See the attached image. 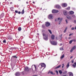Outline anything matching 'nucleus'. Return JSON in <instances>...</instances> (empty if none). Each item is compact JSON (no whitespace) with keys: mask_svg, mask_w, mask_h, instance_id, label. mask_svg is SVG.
Instances as JSON below:
<instances>
[{"mask_svg":"<svg viewBox=\"0 0 76 76\" xmlns=\"http://www.w3.org/2000/svg\"><path fill=\"white\" fill-rule=\"evenodd\" d=\"M42 35L43 37V39L45 40H48V35H46L44 33H43Z\"/></svg>","mask_w":76,"mask_h":76,"instance_id":"f257e3e1","label":"nucleus"},{"mask_svg":"<svg viewBox=\"0 0 76 76\" xmlns=\"http://www.w3.org/2000/svg\"><path fill=\"white\" fill-rule=\"evenodd\" d=\"M62 20H63V18H58L57 21H59L58 24L59 25L60 24Z\"/></svg>","mask_w":76,"mask_h":76,"instance_id":"f03ea898","label":"nucleus"},{"mask_svg":"<svg viewBox=\"0 0 76 76\" xmlns=\"http://www.w3.org/2000/svg\"><path fill=\"white\" fill-rule=\"evenodd\" d=\"M53 45H56L57 44V43L56 42L54 41H52L50 42Z\"/></svg>","mask_w":76,"mask_h":76,"instance_id":"7ed1b4c3","label":"nucleus"},{"mask_svg":"<svg viewBox=\"0 0 76 76\" xmlns=\"http://www.w3.org/2000/svg\"><path fill=\"white\" fill-rule=\"evenodd\" d=\"M76 48V46H74L73 47H72V48H71V50H70V52L71 53H72L74 50H75Z\"/></svg>","mask_w":76,"mask_h":76,"instance_id":"20e7f679","label":"nucleus"},{"mask_svg":"<svg viewBox=\"0 0 76 76\" xmlns=\"http://www.w3.org/2000/svg\"><path fill=\"white\" fill-rule=\"evenodd\" d=\"M39 65H41V67H45L46 65L44 63H41L39 64Z\"/></svg>","mask_w":76,"mask_h":76,"instance_id":"39448f33","label":"nucleus"},{"mask_svg":"<svg viewBox=\"0 0 76 76\" xmlns=\"http://www.w3.org/2000/svg\"><path fill=\"white\" fill-rule=\"evenodd\" d=\"M24 70L26 72H27L29 71L30 69L28 67L26 66L25 67Z\"/></svg>","mask_w":76,"mask_h":76,"instance_id":"423d86ee","label":"nucleus"},{"mask_svg":"<svg viewBox=\"0 0 76 76\" xmlns=\"http://www.w3.org/2000/svg\"><path fill=\"white\" fill-rule=\"evenodd\" d=\"M53 17L52 14H50L49 15L48 18L50 19H53Z\"/></svg>","mask_w":76,"mask_h":76,"instance_id":"0eeeda50","label":"nucleus"},{"mask_svg":"<svg viewBox=\"0 0 76 76\" xmlns=\"http://www.w3.org/2000/svg\"><path fill=\"white\" fill-rule=\"evenodd\" d=\"M58 12V10H53L52 11V13H57Z\"/></svg>","mask_w":76,"mask_h":76,"instance_id":"6e6552de","label":"nucleus"},{"mask_svg":"<svg viewBox=\"0 0 76 76\" xmlns=\"http://www.w3.org/2000/svg\"><path fill=\"white\" fill-rule=\"evenodd\" d=\"M56 7L58 9H61V7L59 5H57L56 6Z\"/></svg>","mask_w":76,"mask_h":76,"instance_id":"1a4fd4ad","label":"nucleus"},{"mask_svg":"<svg viewBox=\"0 0 76 76\" xmlns=\"http://www.w3.org/2000/svg\"><path fill=\"white\" fill-rule=\"evenodd\" d=\"M15 75L16 76H19L20 75V73L19 72H17L15 73Z\"/></svg>","mask_w":76,"mask_h":76,"instance_id":"9d476101","label":"nucleus"},{"mask_svg":"<svg viewBox=\"0 0 76 76\" xmlns=\"http://www.w3.org/2000/svg\"><path fill=\"white\" fill-rule=\"evenodd\" d=\"M67 6V4L66 3H63L62 4V7H66Z\"/></svg>","mask_w":76,"mask_h":76,"instance_id":"9b49d317","label":"nucleus"},{"mask_svg":"<svg viewBox=\"0 0 76 76\" xmlns=\"http://www.w3.org/2000/svg\"><path fill=\"white\" fill-rule=\"evenodd\" d=\"M50 23H48V22H47L45 24V26L47 27H48L49 26H50Z\"/></svg>","mask_w":76,"mask_h":76,"instance_id":"f8f14e48","label":"nucleus"},{"mask_svg":"<svg viewBox=\"0 0 76 76\" xmlns=\"http://www.w3.org/2000/svg\"><path fill=\"white\" fill-rule=\"evenodd\" d=\"M72 66L74 68H75L76 67V62L74 63V64L72 65Z\"/></svg>","mask_w":76,"mask_h":76,"instance_id":"ddd939ff","label":"nucleus"},{"mask_svg":"<svg viewBox=\"0 0 76 76\" xmlns=\"http://www.w3.org/2000/svg\"><path fill=\"white\" fill-rule=\"evenodd\" d=\"M50 73L52 75H55V73H53L52 71H49L48 72V74H49Z\"/></svg>","mask_w":76,"mask_h":76,"instance_id":"4468645a","label":"nucleus"},{"mask_svg":"<svg viewBox=\"0 0 76 76\" xmlns=\"http://www.w3.org/2000/svg\"><path fill=\"white\" fill-rule=\"evenodd\" d=\"M69 14L72 15L74 14V12L72 11H70L69 12Z\"/></svg>","mask_w":76,"mask_h":76,"instance_id":"2eb2a0df","label":"nucleus"},{"mask_svg":"<svg viewBox=\"0 0 76 76\" xmlns=\"http://www.w3.org/2000/svg\"><path fill=\"white\" fill-rule=\"evenodd\" d=\"M66 18L69 20L71 19V17L70 16L68 15L66 16Z\"/></svg>","mask_w":76,"mask_h":76,"instance_id":"dca6fc26","label":"nucleus"},{"mask_svg":"<svg viewBox=\"0 0 76 76\" xmlns=\"http://www.w3.org/2000/svg\"><path fill=\"white\" fill-rule=\"evenodd\" d=\"M69 76H73V74L72 72H69Z\"/></svg>","mask_w":76,"mask_h":76,"instance_id":"f3484780","label":"nucleus"},{"mask_svg":"<svg viewBox=\"0 0 76 76\" xmlns=\"http://www.w3.org/2000/svg\"><path fill=\"white\" fill-rule=\"evenodd\" d=\"M61 67V65H59L58 66L56 67L55 68V69H58L60 68Z\"/></svg>","mask_w":76,"mask_h":76,"instance_id":"a211bd4d","label":"nucleus"},{"mask_svg":"<svg viewBox=\"0 0 76 76\" xmlns=\"http://www.w3.org/2000/svg\"><path fill=\"white\" fill-rule=\"evenodd\" d=\"M25 12V11H24V9H23L22 10V11L21 12V14L22 15H23V14H24Z\"/></svg>","mask_w":76,"mask_h":76,"instance_id":"6ab92c4d","label":"nucleus"},{"mask_svg":"<svg viewBox=\"0 0 76 76\" xmlns=\"http://www.w3.org/2000/svg\"><path fill=\"white\" fill-rule=\"evenodd\" d=\"M13 58H17L18 57L16 56V55H15L14 56H12V58H11V59H12Z\"/></svg>","mask_w":76,"mask_h":76,"instance_id":"aec40b11","label":"nucleus"},{"mask_svg":"<svg viewBox=\"0 0 76 76\" xmlns=\"http://www.w3.org/2000/svg\"><path fill=\"white\" fill-rule=\"evenodd\" d=\"M69 66V62L67 63V65L66 66V67L67 69H68Z\"/></svg>","mask_w":76,"mask_h":76,"instance_id":"412c9836","label":"nucleus"},{"mask_svg":"<svg viewBox=\"0 0 76 76\" xmlns=\"http://www.w3.org/2000/svg\"><path fill=\"white\" fill-rule=\"evenodd\" d=\"M68 27H66L65 28V30H64V33H65L66 32V30L67 29Z\"/></svg>","mask_w":76,"mask_h":76,"instance_id":"4be33fe9","label":"nucleus"},{"mask_svg":"<svg viewBox=\"0 0 76 76\" xmlns=\"http://www.w3.org/2000/svg\"><path fill=\"white\" fill-rule=\"evenodd\" d=\"M55 36L54 35H52L51 36V38L53 40H54V39Z\"/></svg>","mask_w":76,"mask_h":76,"instance_id":"5701e85b","label":"nucleus"},{"mask_svg":"<svg viewBox=\"0 0 76 76\" xmlns=\"http://www.w3.org/2000/svg\"><path fill=\"white\" fill-rule=\"evenodd\" d=\"M4 16V15L3 14H1L0 15V18H2Z\"/></svg>","mask_w":76,"mask_h":76,"instance_id":"b1692460","label":"nucleus"},{"mask_svg":"<svg viewBox=\"0 0 76 76\" xmlns=\"http://www.w3.org/2000/svg\"><path fill=\"white\" fill-rule=\"evenodd\" d=\"M34 66V67L35 68V70L36 71L37 70V66H36V65H32V66Z\"/></svg>","mask_w":76,"mask_h":76,"instance_id":"393cba45","label":"nucleus"},{"mask_svg":"<svg viewBox=\"0 0 76 76\" xmlns=\"http://www.w3.org/2000/svg\"><path fill=\"white\" fill-rule=\"evenodd\" d=\"M64 14L65 15H67V13L66 11H64Z\"/></svg>","mask_w":76,"mask_h":76,"instance_id":"a878e982","label":"nucleus"},{"mask_svg":"<svg viewBox=\"0 0 76 76\" xmlns=\"http://www.w3.org/2000/svg\"><path fill=\"white\" fill-rule=\"evenodd\" d=\"M22 30V28H21L20 27H19L18 28V30L19 31H20L21 30Z\"/></svg>","mask_w":76,"mask_h":76,"instance_id":"bb28decb","label":"nucleus"},{"mask_svg":"<svg viewBox=\"0 0 76 76\" xmlns=\"http://www.w3.org/2000/svg\"><path fill=\"white\" fill-rule=\"evenodd\" d=\"M59 73L61 75L62 73V71L61 70H59L58 71Z\"/></svg>","mask_w":76,"mask_h":76,"instance_id":"cd10ccee","label":"nucleus"},{"mask_svg":"<svg viewBox=\"0 0 76 76\" xmlns=\"http://www.w3.org/2000/svg\"><path fill=\"white\" fill-rule=\"evenodd\" d=\"M70 9V7H68L66 8V9L67 10H69Z\"/></svg>","mask_w":76,"mask_h":76,"instance_id":"c85d7f7f","label":"nucleus"},{"mask_svg":"<svg viewBox=\"0 0 76 76\" xmlns=\"http://www.w3.org/2000/svg\"><path fill=\"white\" fill-rule=\"evenodd\" d=\"M73 41V40H70L69 42V43L70 44H71L72 42Z\"/></svg>","mask_w":76,"mask_h":76,"instance_id":"c756f323","label":"nucleus"},{"mask_svg":"<svg viewBox=\"0 0 76 76\" xmlns=\"http://www.w3.org/2000/svg\"><path fill=\"white\" fill-rule=\"evenodd\" d=\"M64 55H62V56H61V59H62L63 58H64Z\"/></svg>","mask_w":76,"mask_h":76,"instance_id":"7c9ffc66","label":"nucleus"},{"mask_svg":"<svg viewBox=\"0 0 76 76\" xmlns=\"http://www.w3.org/2000/svg\"><path fill=\"white\" fill-rule=\"evenodd\" d=\"M10 10H11V11H13V8L12 7H11V8H10Z\"/></svg>","mask_w":76,"mask_h":76,"instance_id":"2f4dec72","label":"nucleus"},{"mask_svg":"<svg viewBox=\"0 0 76 76\" xmlns=\"http://www.w3.org/2000/svg\"><path fill=\"white\" fill-rule=\"evenodd\" d=\"M67 73V71H65L64 72V74H66Z\"/></svg>","mask_w":76,"mask_h":76,"instance_id":"473e14b6","label":"nucleus"},{"mask_svg":"<svg viewBox=\"0 0 76 76\" xmlns=\"http://www.w3.org/2000/svg\"><path fill=\"white\" fill-rule=\"evenodd\" d=\"M48 31L51 34H52V33L51 31L50 30H48Z\"/></svg>","mask_w":76,"mask_h":76,"instance_id":"72a5a7b5","label":"nucleus"},{"mask_svg":"<svg viewBox=\"0 0 76 76\" xmlns=\"http://www.w3.org/2000/svg\"><path fill=\"white\" fill-rule=\"evenodd\" d=\"M6 39H4V40H3V42L4 43H6Z\"/></svg>","mask_w":76,"mask_h":76,"instance_id":"f704fd0d","label":"nucleus"},{"mask_svg":"<svg viewBox=\"0 0 76 76\" xmlns=\"http://www.w3.org/2000/svg\"><path fill=\"white\" fill-rule=\"evenodd\" d=\"M60 50H64V49L63 48H60Z\"/></svg>","mask_w":76,"mask_h":76,"instance_id":"c9c22d12","label":"nucleus"},{"mask_svg":"<svg viewBox=\"0 0 76 76\" xmlns=\"http://www.w3.org/2000/svg\"><path fill=\"white\" fill-rule=\"evenodd\" d=\"M56 73L57 74V75H58V71L57 70H56Z\"/></svg>","mask_w":76,"mask_h":76,"instance_id":"e433bc0d","label":"nucleus"},{"mask_svg":"<svg viewBox=\"0 0 76 76\" xmlns=\"http://www.w3.org/2000/svg\"><path fill=\"white\" fill-rule=\"evenodd\" d=\"M15 12L16 13H18V11H17V10H15Z\"/></svg>","mask_w":76,"mask_h":76,"instance_id":"4c0bfd02","label":"nucleus"},{"mask_svg":"<svg viewBox=\"0 0 76 76\" xmlns=\"http://www.w3.org/2000/svg\"><path fill=\"white\" fill-rule=\"evenodd\" d=\"M64 64H62V68H64Z\"/></svg>","mask_w":76,"mask_h":76,"instance_id":"58836bf2","label":"nucleus"},{"mask_svg":"<svg viewBox=\"0 0 76 76\" xmlns=\"http://www.w3.org/2000/svg\"><path fill=\"white\" fill-rule=\"evenodd\" d=\"M74 29H75V28H74V27H72V28H71V30H74Z\"/></svg>","mask_w":76,"mask_h":76,"instance_id":"ea45409f","label":"nucleus"},{"mask_svg":"<svg viewBox=\"0 0 76 76\" xmlns=\"http://www.w3.org/2000/svg\"><path fill=\"white\" fill-rule=\"evenodd\" d=\"M73 34V33H72V34H70L69 35V36H71Z\"/></svg>","mask_w":76,"mask_h":76,"instance_id":"a19ab883","label":"nucleus"},{"mask_svg":"<svg viewBox=\"0 0 76 76\" xmlns=\"http://www.w3.org/2000/svg\"><path fill=\"white\" fill-rule=\"evenodd\" d=\"M65 21L66 22V23H68V21H67V20L66 19L65 20Z\"/></svg>","mask_w":76,"mask_h":76,"instance_id":"79ce46f5","label":"nucleus"},{"mask_svg":"<svg viewBox=\"0 0 76 76\" xmlns=\"http://www.w3.org/2000/svg\"><path fill=\"white\" fill-rule=\"evenodd\" d=\"M18 13L19 14H20L21 13V12L20 11H19L18 12Z\"/></svg>","mask_w":76,"mask_h":76,"instance_id":"37998d69","label":"nucleus"},{"mask_svg":"<svg viewBox=\"0 0 76 76\" xmlns=\"http://www.w3.org/2000/svg\"><path fill=\"white\" fill-rule=\"evenodd\" d=\"M71 63H74V60H72L71 61Z\"/></svg>","mask_w":76,"mask_h":76,"instance_id":"c03bdc74","label":"nucleus"},{"mask_svg":"<svg viewBox=\"0 0 76 76\" xmlns=\"http://www.w3.org/2000/svg\"><path fill=\"white\" fill-rule=\"evenodd\" d=\"M60 37V39H61L62 38V37H60V36H59Z\"/></svg>","mask_w":76,"mask_h":76,"instance_id":"a18cd8bd","label":"nucleus"},{"mask_svg":"<svg viewBox=\"0 0 76 76\" xmlns=\"http://www.w3.org/2000/svg\"><path fill=\"white\" fill-rule=\"evenodd\" d=\"M73 41L74 42H75L76 41V40L75 39H73Z\"/></svg>","mask_w":76,"mask_h":76,"instance_id":"49530a36","label":"nucleus"},{"mask_svg":"<svg viewBox=\"0 0 76 76\" xmlns=\"http://www.w3.org/2000/svg\"><path fill=\"white\" fill-rule=\"evenodd\" d=\"M72 58H73V56H70V59H72Z\"/></svg>","mask_w":76,"mask_h":76,"instance_id":"de8ad7c7","label":"nucleus"},{"mask_svg":"<svg viewBox=\"0 0 76 76\" xmlns=\"http://www.w3.org/2000/svg\"><path fill=\"white\" fill-rule=\"evenodd\" d=\"M26 4H28V1L26 2Z\"/></svg>","mask_w":76,"mask_h":76,"instance_id":"09e8293b","label":"nucleus"},{"mask_svg":"<svg viewBox=\"0 0 76 76\" xmlns=\"http://www.w3.org/2000/svg\"><path fill=\"white\" fill-rule=\"evenodd\" d=\"M42 27L43 28H44L45 27L43 25H42Z\"/></svg>","mask_w":76,"mask_h":76,"instance_id":"8fccbe9b","label":"nucleus"},{"mask_svg":"<svg viewBox=\"0 0 76 76\" xmlns=\"http://www.w3.org/2000/svg\"><path fill=\"white\" fill-rule=\"evenodd\" d=\"M63 45V44L62 43L60 44V46H61Z\"/></svg>","mask_w":76,"mask_h":76,"instance_id":"3c124183","label":"nucleus"},{"mask_svg":"<svg viewBox=\"0 0 76 76\" xmlns=\"http://www.w3.org/2000/svg\"><path fill=\"white\" fill-rule=\"evenodd\" d=\"M73 17H74V18H75V15H73Z\"/></svg>","mask_w":76,"mask_h":76,"instance_id":"603ef678","label":"nucleus"},{"mask_svg":"<svg viewBox=\"0 0 76 76\" xmlns=\"http://www.w3.org/2000/svg\"><path fill=\"white\" fill-rule=\"evenodd\" d=\"M10 50H9V51H10V52H11V51H12H12H11Z\"/></svg>","mask_w":76,"mask_h":76,"instance_id":"864d4df0","label":"nucleus"},{"mask_svg":"<svg viewBox=\"0 0 76 76\" xmlns=\"http://www.w3.org/2000/svg\"><path fill=\"white\" fill-rule=\"evenodd\" d=\"M57 19H55V21H57Z\"/></svg>","mask_w":76,"mask_h":76,"instance_id":"5fc2aeb1","label":"nucleus"},{"mask_svg":"<svg viewBox=\"0 0 76 76\" xmlns=\"http://www.w3.org/2000/svg\"><path fill=\"white\" fill-rule=\"evenodd\" d=\"M12 4V2H10V4Z\"/></svg>","mask_w":76,"mask_h":76,"instance_id":"6e6d98bb","label":"nucleus"},{"mask_svg":"<svg viewBox=\"0 0 76 76\" xmlns=\"http://www.w3.org/2000/svg\"><path fill=\"white\" fill-rule=\"evenodd\" d=\"M75 29L76 30V26L75 27Z\"/></svg>","mask_w":76,"mask_h":76,"instance_id":"4d7b16f0","label":"nucleus"},{"mask_svg":"<svg viewBox=\"0 0 76 76\" xmlns=\"http://www.w3.org/2000/svg\"><path fill=\"white\" fill-rule=\"evenodd\" d=\"M56 39L57 40H58V39L57 37H56Z\"/></svg>","mask_w":76,"mask_h":76,"instance_id":"13d9d810","label":"nucleus"},{"mask_svg":"<svg viewBox=\"0 0 76 76\" xmlns=\"http://www.w3.org/2000/svg\"><path fill=\"white\" fill-rule=\"evenodd\" d=\"M33 4H35V2H34V1H33Z\"/></svg>","mask_w":76,"mask_h":76,"instance_id":"bf43d9fd","label":"nucleus"},{"mask_svg":"<svg viewBox=\"0 0 76 76\" xmlns=\"http://www.w3.org/2000/svg\"><path fill=\"white\" fill-rule=\"evenodd\" d=\"M62 34H61V36H60V37H62Z\"/></svg>","mask_w":76,"mask_h":76,"instance_id":"052dcab7","label":"nucleus"},{"mask_svg":"<svg viewBox=\"0 0 76 76\" xmlns=\"http://www.w3.org/2000/svg\"><path fill=\"white\" fill-rule=\"evenodd\" d=\"M74 22L75 23H76V20H74Z\"/></svg>","mask_w":76,"mask_h":76,"instance_id":"680f3d73","label":"nucleus"},{"mask_svg":"<svg viewBox=\"0 0 76 76\" xmlns=\"http://www.w3.org/2000/svg\"><path fill=\"white\" fill-rule=\"evenodd\" d=\"M23 43H24V44H25V42L23 41Z\"/></svg>","mask_w":76,"mask_h":76,"instance_id":"e2e57ef3","label":"nucleus"},{"mask_svg":"<svg viewBox=\"0 0 76 76\" xmlns=\"http://www.w3.org/2000/svg\"><path fill=\"white\" fill-rule=\"evenodd\" d=\"M33 76H37V75H33Z\"/></svg>","mask_w":76,"mask_h":76,"instance_id":"0e129e2a","label":"nucleus"},{"mask_svg":"<svg viewBox=\"0 0 76 76\" xmlns=\"http://www.w3.org/2000/svg\"><path fill=\"white\" fill-rule=\"evenodd\" d=\"M1 62V60H0V63Z\"/></svg>","mask_w":76,"mask_h":76,"instance_id":"69168bd1","label":"nucleus"},{"mask_svg":"<svg viewBox=\"0 0 76 76\" xmlns=\"http://www.w3.org/2000/svg\"><path fill=\"white\" fill-rule=\"evenodd\" d=\"M9 0V1H10V0Z\"/></svg>","mask_w":76,"mask_h":76,"instance_id":"338daca9","label":"nucleus"}]
</instances>
